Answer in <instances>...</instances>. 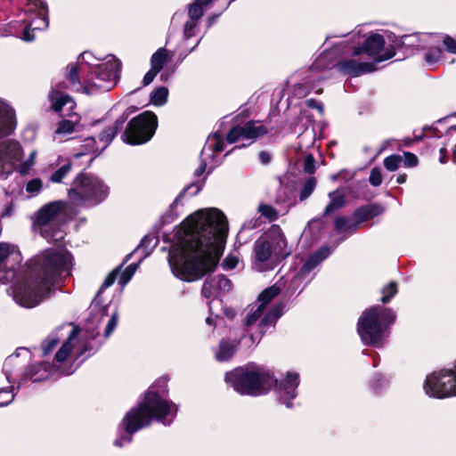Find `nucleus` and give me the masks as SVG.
Returning a JSON list of instances; mask_svg holds the SVG:
<instances>
[{"instance_id": "f257e3e1", "label": "nucleus", "mask_w": 456, "mask_h": 456, "mask_svg": "<svg viewBox=\"0 0 456 456\" xmlns=\"http://www.w3.org/2000/svg\"><path fill=\"white\" fill-rule=\"evenodd\" d=\"M227 234V219L217 208H202L189 216L177 232V242L169 253L173 273L191 282L213 272L223 254Z\"/></svg>"}, {"instance_id": "f03ea898", "label": "nucleus", "mask_w": 456, "mask_h": 456, "mask_svg": "<svg viewBox=\"0 0 456 456\" xmlns=\"http://www.w3.org/2000/svg\"><path fill=\"white\" fill-rule=\"evenodd\" d=\"M72 256L64 249H45L32 260L28 276L18 274L8 289L13 300L22 307L32 308L39 305L49 293L55 280L69 274Z\"/></svg>"}, {"instance_id": "7ed1b4c3", "label": "nucleus", "mask_w": 456, "mask_h": 456, "mask_svg": "<svg viewBox=\"0 0 456 456\" xmlns=\"http://www.w3.org/2000/svg\"><path fill=\"white\" fill-rule=\"evenodd\" d=\"M225 382L233 389L248 395H260L274 389L279 402L287 408L293 406L292 401L297 395L299 374L287 371L278 379L273 371L264 367H240L225 374Z\"/></svg>"}, {"instance_id": "20e7f679", "label": "nucleus", "mask_w": 456, "mask_h": 456, "mask_svg": "<svg viewBox=\"0 0 456 456\" xmlns=\"http://www.w3.org/2000/svg\"><path fill=\"white\" fill-rule=\"evenodd\" d=\"M165 394V386L159 391L155 386L150 387L138 406L130 410L122 419L119 428L125 433L120 434L115 440L116 446L121 447L129 444L132 441V436L141 428L149 426L152 419L165 425L173 421L177 407L164 396Z\"/></svg>"}, {"instance_id": "39448f33", "label": "nucleus", "mask_w": 456, "mask_h": 456, "mask_svg": "<svg viewBox=\"0 0 456 456\" xmlns=\"http://www.w3.org/2000/svg\"><path fill=\"white\" fill-rule=\"evenodd\" d=\"M79 330L73 328L69 334L68 338L62 343L61 346L55 353L53 362L52 364L39 363L32 365L24 374L22 379L18 384V388L25 380L32 379L34 382H38L46 379L48 377L54 374L69 375L75 371L72 366L67 367L63 365L64 362L68 360L69 356L75 351L76 358H79L86 351V347L77 349L78 344Z\"/></svg>"}, {"instance_id": "423d86ee", "label": "nucleus", "mask_w": 456, "mask_h": 456, "mask_svg": "<svg viewBox=\"0 0 456 456\" xmlns=\"http://www.w3.org/2000/svg\"><path fill=\"white\" fill-rule=\"evenodd\" d=\"M289 255L284 234L279 227H273L255 241L252 268L260 273L273 270L281 258Z\"/></svg>"}, {"instance_id": "0eeeda50", "label": "nucleus", "mask_w": 456, "mask_h": 456, "mask_svg": "<svg viewBox=\"0 0 456 456\" xmlns=\"http://www.w3.org/2000/svg\"><path fill=\"white\" fill-rule=\"evenodd\" d=\"M395 320V315L388 308L376 305L366 309L357 322V332L362 342L367 346H382Z\"/></svg>"}, {"instance_id": "6e6552de", "label": "nucleus", "mask_w": 456, "mask_h": 456, "mask_svg": "<svg viewBox=\"0 0 456 456\" xmlns=\"http://www.w3.org/2000/svg\"><path fill=\"white\" fill-rule=\"evenodd\" d=\"M108 194V186L99 177L83 173L76 177L74 187L68 191L69 200L77 206H96Z\"/></svg>"}, {"instance_id": "1a4fd4ad", "label": "nucleus", "mask_w": 456, "mask_h": 456, "mask_svg": "<svg viewBox=\"0 0 456 456\" xmlns=\"http://www.w3.org/2000/svg\"><path fill=\"white\" fill-rule=\"evenodd\" d=\"M68 205V202L63 200L52 201L44 205L34 214V227L48 241H59L63 239V232L59 225L66 214Z\"/></svg>"}, {"instance_id": "9d476101", "label": "nucleus", "mask_w": 456, "mask_h": 456, "mask_svg": "<svg viewBox=\"0 0 456 456\" xmlns=\"http://www.w3.org/2000/svg\"><path fill=\"white\" fill-rule=\"evenodd\" d=\"M121 69L120 61L114 56L100 63L84 77L83 93L94 94L101 91H109L117 84Z\"/></svg>"}, {"instance_id": "9b49d317", "label": "nucleus", "mask_w": 456, "mask_h": 456, "mask_svg": "<svg viewBox=\"0 0 456 456\" xmlns=\"http://www.w3.org/2000/svg\"><path fill=\"white\" fill-rule=\"evenodd\" d=\"M62 88V84H59L56 87L53 88L49 94V100L52 109L56 112L61 111L67 106L68 112L66 115L70 117V119H63L59 123L55 130V136L72 134L80 122L79 116L71 112L76 106V102L69 95L61 91Z\"/></svg>"}, {"instance_id": "f8f14e48", "label": "nucleus", "mask_w": 456, "mask_h": 456, "mask_svg": "<svg viewBox=\"0 0 456 456\" xmlns=\"http://www.w3.org/2000/svg\"><path fill=\"white\" fill-rule=\"evenodd\" d=\"M157 126V116L153 112L144 111L128 123L122 135L123 141L133 145L145 143L151 139Z\"/></svg>"}, {"instance_id": "ddd939ff", "label": "nucleus", "mask_w": 456, "mask_h": 456, "mask_svg": "<svg viewBox=\"0 0 456 456\" xmlns=\"http://www.w3.org/2000/svg\"><path fill=\"white\" fill-rule=\"evenodd\" d=\"M423 388L429 397L444 399L456 396V365L454 369L434 371L427 376Z\"/></svg>"}, {"instance_id": "4468645a", "label": "nucleus", "mask_w": 456, "mask_h": 456, "mask_svg": "<svg viewBox=\"0 0 456 456\" xmlns=\"http://www.w3.org/2000/svg\"><path fill=\"white\" fill-rule=\"evenodd\" d=\"M385 36L378 33H370L361 46L354 48L353 55L356 57L362 53H365L373 60L371 62L375 65L376 63L389 60L395 56V46L387 45L385 47Z\"/></svg>"}, {"instance_id": "2eb2a0df", "label": "nucleus", "mask_w": 456, "mask_h": 456, "mask_svg": "<svg viewBox=\"0 0 456 456\" xmlns=\"http://www.w3.org/2000/svg\"><path fill=\"white\" fill-rule=\"evenodd\" d=\"M22 256L14 245L0 243V283L12 281L19 273Z\"/></svg>"}, {"instance_id": "dca6fc26", "label": "nucleus", "mask_w": 456, "mask_h": 456, "mask_svg": "<svg viewBox=\"0 0 456 456\" xmlns=\"http://www.w3.org/2000/svg\"><path fill=\"white\" fill-rule=\"evenodd\" d=\"M22 156L23 151L19 142L9 139L0 142V175L11 174Z\"/></svg>"}, {"instance_id": "f3484780", "label": "nucleus", "mask_w": 456, "mask_h": 456, "mask_svg": "<svg viewBox=\"0 0 456 456\" xmlns=\"http://www.w3.org/2000/svg\"><path fill=\"white\" fill-rule=\"evenodd\" d=\"M26 12L36 13V18L29 23L36 30L45 29L48 27V8L43 0H28Z\"/></svg>"}, {"instance_id": "a211bd4d", "label": "nucleus", "mask_w": 456, "mask_h": 456, "mask_svg": "<svg viewBox=\"0 0 456 456\" xmlns=\"http://www.w3.org/2000/svg\"><path fill=\"white\" fill-rule=\"evenodd\" d=\"M335 66L341 73L351 77H358L376 69L374 63L369 61L360 62L354 59L338 61Z\"/></svg>"}, {"instance_id": "6ab92c4d", "label": "nucleus", "mask_w": 456, "mask_h": 456, "mask_svg": "<svg viewBox=\"0 0 456 456\" xmlns=\"http://www.w3.org/2000/svg\"><path fill=\"white\" fill-rule=\"evenodd\" d=\"M231 281L224 275H216L207 280L202 287V295L211 298L219 293L229 292L232 289Z\"/></svg>"}, {"instance_id": "aec40b11", "label": "nucleus", "mask_w": 456, "mask_h": 456, "mask_svg": "<svg viewBox=\"0 0 456 456\" xmlns=\"http://www.w3.org/2000/svg\"><path fill=\"white\" fill-rule=\"evenodd\" d=\"M15 128V112L5 101L0 98V139L12 134Z\"/></svg>"}, {"instance_id": "412c9836", "label": "nucleus", "mask_w": 456, "mask_h": 456, "mask_svg": "<svg viewBox=\"0 0 456 456\" xmlns=\"http://www.w3.org/2000/svg\"><path fill=\"white\" fill-rule=\"evenodd\" d=\"M431 37L435 38L434 42L425 43L426 47L423 56L424 61L428 66H435L444 58V51L441 47V38L438 34H431Z\"/></svg>"}, {"instance_id": "4be33fe9", "label": "nucleus", "mask_w": 456, "mask_h": 456, "mask_svg": "<svg viewBox=\"0 0 456 456\" xmlns=\"http://www.w3.org/2000/svg\"><path fill=\"white\" fill-rule=\"evenodd\" d=\"M330 255V249L328 247H322L314 254L308 256L305 263L301 267L298 275L306 277L315 267H317L324 259Z\"/></svg>"}, {"instance_id": "5701e85b", "label": "nucleus", "mask_w": 456, "mask_h": 456, "mask_svg": "<svg viewBox=\"0 0 456 456\" xmlns=\"http://www.w3.org/2000/svg\"><path fill=\"white\" fill-rule=\"evenodd\" d=\"M431 34L428 33H414L411 35H404L402 37V44L403 47L409 49H424L426 47L425 43L434 42Z\"/></svg>"}, {"instance_id": "b1692460", "label": "nucleus", "mask_w": 456, "mask_h": 456, "mask_svg": "<svg viewBox=\"0 0 456 456\" xmlns=\"http://www.w3.org/2000/svg\"><path fill=\"white\" fill-rule=\"evenodd\" d=\"M284 305L279 303L274 305L270 311H268L259 322L260 338L270 327H273L277 320L282 315Z\"/></svg>"}, {"instance_id": "393cba45", "label": "nucleus", "mask_w": 456, "mask_h": 456, "mask_svg": "<svg viewBox=\"0 0 456 456\" xmlns=\"http://www.w3.org/2000/svg\"><path fill=\"white\" fill-rule=\"evenodd\" d=\"M21 355H23L24 358H27L29 355L28 350L25 347H20L14 354L9 355L4 362L3 370L9 383H14V380L12 379V368L19 364L17 362L18 358Z\"/></svg>"}, {"instance_id": "a878e982", "label": "nucleus", "mask_w": 456, "mask_h": 456, "mask_svg": "<svg viewBox=\"0 0 456 456\" xmlns=\"http://www.w3.org/2000/svg\"><path fill=\"white\" fill-rule=\"evenodd\" d=\"M88 70H85L84 67L80 66L77 62L70 63L67 66V78L69 79L71 86H73L77 91L83 93L84 79L80 80L79 74H85L86 76Z\"/></svg>"}, {"instance_id": "bb28decb", "label": "nucleus", "mask_w": 456, "mask_h": 456, "mask_svg": "<svg viewBox=\"0 0 456 456\" xmlns=\"http://www.w3.org/2000/svg\"><path fill=\"white\" fill-rule=\"evenodd\" d=\"M224 145L223 135L220 133L216 132L208 137L206 145L201 151V155L203 156L207 154L208 151H210L212 155L214 153L220 152L224 150Z\"/></svg>"}, {"instance_id": "cd10ccee", "label": "nucleus", "mask_w": 456, "mask_h": 456, "mask_svg": "<svg viewBox=\"0 0 456 456\" xmlns=\"http://www.w3.org/2000/svg\"><path fill=\"white\" fill-rule=\"evenodd\" d=\"M239 342L237 340H222L219 345V351L216 358L219 362L228 361L234 354Z\"/></svg>"}, {"instance_id": "c85d7f7f", "label": "nucleus", "mask_w": 456, "mask_h": 456, "mask_svg": "<svg viewBox=\"0 0 456 456\" xmlns=\"http://www.w3.org/2000/svg\"><path fill=\"white\" fill-rule=\"evenodd\" d=\"M244 124L246 126L247 132L250 136L251 142L266 134L268 132V128L259 120H250Z\"/></svg>"}, {"instance_id": "c756f323", "label": "nucleus", "mask_w": 456, "mask_h": 456, "mask_svg": "<svg viewBox=\"0 0 456 456\" xmlns=\"http://www.w3.org/2000/svg\"><path fill=\"white\" fill-rule=\"evenodd\" d=\"M102 151L97 146V142L94 137H87L83 141L81 149L77 153L74 154L75 158H80L86 154H94V157L98 156Z\"/></svg>"}, {"instance_id": "7c9ffc66", "label": "nucleus", "mask_w": 456, "mask_h": 456, "mask_svg": "<svg viewBox=\"0 0 456 456\" xmlns=\"http://www.w3.org/2000/svg\"><path fill=\"white\" fill-rule=\"evenodd\" d=\"M240 140H248L250 141V136L247 132V128L245 124L237 125L233 126L228 133L226 136V141L228 143H234Z\"/></svg>"}, {"instance_id": "2f4dec72", "label": "nucleus", "mask_w": 456, "mask_h": 456, "mask_svg": "<svg viewBox=\"0 0 456 456\" xmlns=\"http://www.w3.org/2000/svg\"><path fill=\"white\" fill-rule=\"evenodd\" d=\"M329 197L330 199V203L327 205L324 210L325 215H329L341 207H343L345 203V197L344 194L339 191H332L329 194Z\"/></svg>"}, {"instance_id": "473e14b6", "label": "nucleus", "mask_w": 456, "mask_h": 456, "mask_svg": "<svg viewBox=\"0 0 456 456\" xmlns=\"http://www.w3.org/2000/svg\"><path fill=\"white\" fill-rule=\"evenodd\" d=\"M264 311L265 308L263 305H259L258 303L249 305L245 318V325L250 327L255 324L263 315Z\"/></svg>"}, {"instance_id": "72a5a7b5", "label": "nucleus", "mask_w": 456, "mask_h": 456, "mask_svg": "<svg viewBox=\"0 0 456 456\" xmlns=\"http://www.w3.org/2000/svg\"><path fill=\"white\" fill-rule=\"evenodd\" d=\"M168 53L165 48H159L155 52L151 59V68L159 72L167 62Z\"/></svg>"}, {"instance_id": "f704fd0d", "label": "nucleus", "mask_w": 456, "mask_h": 456, "mask_svg": "<svg viewBox=\"0 0 456 456\" xmlns=\"http://www.w3.org/2000/svg\"><path fill=\"white\" fill-rule=\"evenodd\" d=\"M335 228L340 233H354L356 232L358 226L355 221L352 222L346 217L339 216L335 220Z\"/></svg>"}, {"instance_id": "c9c22d12", "label": "nucleus", "mask_w": 456, "mask_h": 456, "mask_svg": "<svg viewBox=\"0 0 456 456\" xmlns=\"http://www.w3.org/2000/svg\"><path fill=\"white\" fill-rule=\"evenodd\" d=\"M281 292L279 287L273 285L267 289H265L258 297V300L256 303L259 305H263V307L265 309V306L269 304L271 300H273L275 297H277Z\"/></svg>"}, {"instance_id": "e433bc0d", "label": "nucleus", "mask_w": 456, "mask_h": 456, "mask_svg": "<svg viewBox=\"0 0 456 456\" xmlns=\"http://www.w3.org/2000/svg\"><path fill=\"white\" fill-rule=\"evenodd\" d=\"M118 273L119 269L116 268L110 273H109V275L105 278L103 283L102 284L97 295L94 298L93 304H94L95 305H101L102 301L100 297L102 292L103 291V289L110 287L115 282Z\"/></svg>"}, {"instance_id": "4c0bfd02", "label": "nucleus", "mask_w": 456, "mask_h": 456, "mask_svg": "<svg viewBox=\"0 0 456 456\" xmlns=\"http://www.w3.org/2000/svg\"><path fill=\"white\" fill-rule=\"evenodd\" d=\"M168 90L167 87H159L151 95V102L156 106H162L167 102Z\"/></svg>"}, {"instance_id": "58836bf2", "label": "nucleus", "mask_w": 456, "mask_h": 456, "mask_svg": "<svg viewBox=\"0 0 456 456\" xmlns=\"http://www.w3.org/2000/svg\"><path fill=\"white\" fill-rule=\"evenodd\" d=\"M59 338L56 334H50L43 342H42V352L43 356L46 357L55 349L56 346L59 344Z\"/></svg>"}, {"instance_id": "ea45409f", "label": "nucleus", "mask_w": 456, "mask_h": 456, "mask_svg": "<svg viewBox=\"0 0 456 456\" xmlns=\"http://www.w3.org/2000/svg\"><path fill=\"white\" fill-rule=\"evenodd\" d=\"M77 62L84 67L85 70H92L94 68L97 67L99 64L95 63V58L90 52H84L82 53L78 58Z\"/></svg>"}, {"instance_id": "a19ab883", "label": "nucleus", "mask_w": 456, "mask_h": 456, "mask_svg": "<svg viewBox=\"0 0 456 456\" xmlns=\"http://www.w3.org/2000/svg\"><path fill=\"white\" fill-rule=\"evenodd\" d=\"M139 264L133 263L129 265L124 272L120 274L118 283L121 287H125L134 276V273L138 268Z\"/></svg>"}, {"instance_id": "79ce46f5", "label": "nucleus", "mask_w": 456, "mask_h": 456, "mask_svg": "<svg viewBox=\"0 0 456 456\" xmlns=\"http://www.w3.org/2000/svg\"><path fill=\"white\" fill-rule=\"evenodd\" d=\"M316 186V180L314 177H309L300 191L299 199L301 201L305 200L314 191Z\"/></svg>"}, {"instance_id": "37998d69", "label": "nucleus", "mask_w": 456, "mask_h": 456, "mask_svg": "<svg viewBox=\"0 0 456 456\" xmlns=\"http://www.w3.org/2000/svg\"><path fill=\"white\" fill-rule=\"evenodd\" d=\"M15 397L13 387L0 388V407L10 404Z\"/></svg>"}, {"instance_id": "c03bdc74", "label": "nucleus", "mask_w": 456, "mask_h": 456, "mask_svg": "<svg viewBox=\"0 0 456 456\" xmlns=\"http://www.w3.org/2000/svg\"><path fill=\"white\" fill-rule=\"evenodd\" d=\"M115 130L110 127L104 129L99 135L100 142L102 143L101 151L106 149L116 136Z\"/></svg>"}, {"instance_id": "a18cd8bd", "label": "nucleus", "mask_w": 456, "mask_h": 456, "mask_svg": "<svg viewBox=\"0 0 456 456\" xmlns=\"http://www.w3.org/2000/svg\"><path fill=\"white\" fill-rule=\"evenodd\" d=\"M71 163H67L57 169L52 175L50 180L53 183H61L64 177L70 172L71 170Z\"/></svg>"}, {"instance_id": "49530a36", "label": "nucleus", "mask_w": 456, "mask_h": 456, "mask_svg": "<svg viewBox=\"0 0 456 456\" xmlns=\"http://www.w3.org/2000/svg\"><path fill=\"white\" fill-rule=\"evenodd\" d=\"M397 293V284L394 281L389 282L382 289L381 301L383 304H387L390 299Z\"/></svg>"}, {"instance_id": "de8ad7c7", "label": "nucleus", "mask_w": 456, "mask_h": 456, "mask_svg": "<svg viewBox=\"0 0 456 456\" xmlns=\"http://www.w3.org/2000/svg\"><path fill=\"white\" fill-rule=\"evenodd\" d=\"M36 157L37 151H33L30 152L28 158L24 162L20 163V165L19 166V172L21 175H26L28 173L30 168L35 165Z\"/></svg>"}, {"instance_id": "09e8293b", "label": "nucleus", "mask_w": 456, "mask_h": 456, "mask_svg": "<svg viewBox=\"0 0 456 456\" xmlns=\"http://www.w3.org/2000/svg\"><path fill=\"white\" fill-rule=\"evenodd\" d=\"M401 162V156L391 155L384 159V166L388 171H395L399 167Z\"/></svg>"}, {"instance_id": "8fccbe9b", "label": "nucleus", "mask_w": 456, "mask_h": 456, "mask_svg": "<svg viewBox=\"0 0 456 456\" xmlns=\"http://www.w3.org/2000/svg\"><path fill=\"white\" fill-rule=\"evenodd\" d=\"M441 45H443L445 50L452 54H456V40L448 35H440Z\"/></svg>"}, {"instance_id": "3c124183", "label": "nucleus", "mask_w": 456, "mask_h": 456, "mask_svg": "<svg viewBox=\"0 0 456 456\" xmlns=\"http://www.w3.org/2000/svg\"><path fill=\"white\" fill-rule=\"evenodd\" d=\"M188 13L189 19L198 22V20L200 19L203 14L202 7L198 4H191L188 6Z\"/></svg>"}, {"instance_id": "603ef678", "label": "nucleus", "mask_w": 456, "mask_h": 456, "mask_svg": "<svg viewBox=\"0 0 456 456\" xmlns=\"http://www.w3.org/2000/svg\"><path fill=\"white\" fill-rule=\"evenodd\" d=\"M134 112V110L127 109L126 111H124L115 121L114 125L112 126H110L112 130H115V133L118 134V132L122 128L124 123L128 118L129 115Z\"/></svg>"}, {"instance_id": "864d4df0", "label": "nucleus", "mask_w": 456, "mask_h": 456, "mask_svg": "<svg viewBox=\"0 0 456 456\" xmlns=\"http://www.w3.org/2000/svg\"><path fill=\"white\" fill-rule=\"evenodd\" d=\"M258 211L262 216H265L270 220H275L278 217L277 211L270 205L261 204L258 207Z\"/></svg>"}, {"instance_id": "5fc2aeb1", "label": "nucleus", "mask_w": 456, "mask_h": 456, "mask_svg": "<svg viewBox=\"0 0 456 456\" xmlns=\"http://www.w3.org/2000/svg\"><path fill=\"white\" fill-rule=\"evenodd\" d=\"M369 219L370 217L368 216V211L365 206L356 209L354 213V220L355 221L357 226Z\"/></svg>"}, {"instance_id": "6e6d98bb", "label": "nucleus", "mask_w": 456, "mask_h": 456, "mask_svg": "<svg viewBox=\"0 0 456 456\" xmlns=\"http://www.w3.org/2000/svg\"><path fill=\"white\" fill-rule=\"evenodd\" d=\"M118 313L115 312L112 314L110 319L109 320L105 330H104V336L105 338H108L110 336V334L113 332V330L116 329L118 325Z\"/></svg>"}, {"instance_id": "4d7b16f0", "label": "nucleus", "mask_w": 456, "mask_h": 456, "mask_svg": "<svg viewBox=\"0 0 456 456\" xmlns=\"http://www.w3.org/2000/svg\"><path fill=\"white\" fill-rule=\"evenodd\" d=\"M42 186H43L42 181L38 178H36V179L29 181L27 183L26 191L31 194H37L41 191Z\"/></svg>"}, {"instance_id": "13d9d810", "label": "nucleus", "mask_w": 456, "mask_h": 456, "mask_svg": "<svg viewBox=\"0 0 456 456\" xmlns=\"http://www.w3.org/2000/svg\"><path fill=\"white\" fill-rule=\"evenodd\" d=\"M369 181L371 185L377 187L379 186L382 183V175L381 172L378 167H374L371 169Z\"/></svg>"}, {"instance_id": "bf43d9fd", "label": "nucleus", "mask_w": 456, "mask_h": 456, "mask_svg": "<svg viewBox=\"0 0 456 456\" xmlns=\"http://www.w3.org/2000/svg\"><path fill=\"white\" fill-rule=\"evenodd\" d=\"M388 41V45L395 46V52L396 49H400L403 47V45L402 44V37H398L393 33H386V37Z\"/></svg>"}, {"instance_id": "052dcab7", "label": "nucleus", "mask_w": 456, "mask_h": 456, "mask_svg": "<svg viewBox=\"0 0 456 456\" xmlns=\"http://www.w3.org/2000/svg\"><path fill=\"white\" fill-rule=\"evenodd\" d=\"M197 21L190 20L186 21L183 28V34L186 39L191 38L194 36L195 28L197 27Z\"/></svg>"}, {"instance_id": "680f3d73", "label": "nucleus", "mask_w": 456, "mask_h": 456, "mask_svg": "<svg viewBox=\"0 0 456 456\" xmlns=\"http://www.w3.org/2000/svg\"><path fill=\"white\" fill-rule=\"evenodd\" d=\"M304 170L308 174H313L315 171V160L311 154L305 156L304 159Z\"/></svg>"}, {"instance_id": "e2e57ef3", "label": "nucleus", "mask_w": 456, "mask_h": 456, "mask_svg": "<svg viewBox=\"0 0 456 456\" xmlns=\"http://www.w3.org/2000/svg\"><path fill=\"white\" fill-rule=\"evenodd\" d=\"M403 163L405 167H413L418 164V158L413 153L404 152Z\"/></svg>"}, {"instance_id": "0e129e2a", "label": "nucleus", "mask_w": 456, "mask_h": 456, "mask_svg": "<svg viewBox=\"0 0 456 456\" xmlns=\"http://www.w3.org/2000/svg\"><path fill=\"white\" fill-rule=\"evenodd\" d=\"M239 258L235 256H227L224 260L223 265L225 269L232 270L237 266Z\"/></svg>"}, {"instance_id": "69168bd1", "label": "nucleus", "mask_w": 456, "mask_h": 456, "mask_svg": "<svg viewBox=\"0 0 456 456\" xmlns=\"http://www.w3.org/2000/svg\"><path fill=\"white\" fill-rule=\"evenodd\" d=\"M36 29H33L32 27H30V23L28 25H27L25 28H24V30H23V33H22V40L24 41H27V42H31L35 39V35H34V31Z\"/></svg>"}, {"instance_id": "338daca9", "label": "nucleus", "mask_w": 456, "mask_h": 456, "mask_svg": "<svg viewBox=\"0 0 456 456\" xmlns=\"http://www.w3.org/2000/svg\"><path fill=\"white\" fill-rule=\"evenodd\" d=\"M367 211H368V216L370 218H372L379 214H381L383 212V208L379 206V205H368V206H365Z\"/></svg>"}, {"instance_id": "774afa93", "label": "nucleus", "mask_w": 456, "mask_h": 456, "mask_svg": "<svg viewBox=\"0 0 456 456\" xmlns=\"http://www.w3.org/2000/svg\"><path fill=\"white\" fill-rule=\"evenodd\" d=\"M310 92L308 86H305L303 84H298L294 89V93L298 97H305Z\"/></svg>"}]
</instances>
